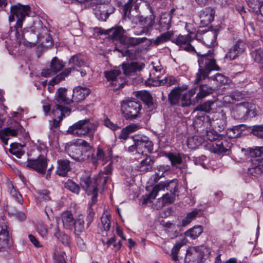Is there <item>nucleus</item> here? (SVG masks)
I'll list each match as a JSON object with an SVG mask.
<instances>
[{
  "mask_svg": "<svg viewBox=\"0 0 263 263\" xmlns=\"http://www.w3.org/2000/svg\"><path fill=\"white\" fill-rule=\"evenodd\" d=\"M165 188L170 190V193L164 194L161 199H159V202H161L159 207H162L165 204L173 203L175 200V193L177 191V185L174 182L170 181L160 182L159 183L155 185L152 192L146 196V197L144 198L142 203L146 204L149 200L155 199L158 192L164 190Z\"/></svg>",
  "mask_w": 263,
  "mask_h": 263,
  "instance_id": "f257e3e1",
  "label": "nucleus"
},
{
  "mask_svg": "<svg viewBox=\"0 0 263 263\" xmlns=\"http://www.w3.org/2000/svg\"><path fill=\"white\" fill-rule=\"evenodd\" d=\"M99 178L96 179L93 181L90 180L89 177L85 176L81 179V185L85 190L88 195L92 194L91 202L89 204V208L87 211L86 217V228L88 229L93 221L95 212L92 208V205L96 203L98 196V181Z\"/></svg>",
  "mask_w": 263,
  "mask_h": 263,
  "instance_id": "f03ea898",
  "label": "nucleus"
},
{
  "mask_svg": "<svg viewBox=\"0 0 263 263\" xmlns=\"http://www.w3.org/2000/svg\"><path fill=\"white\" fill-rule=\"evenodd\" d=\"M198 62L199 68L196 74L194 81L195 84H199L206 79L209 80V75L212 70H220L212 54L201 55L199 57Z\"/></svg>",
  "mask_w": 263,
  "mask_h": 263,
  "instance_id": "7ed1b4c3",
  "label": "nucleus"
},
{
  "mask_svg": "<svg viewBox=\"0 0 263 263\" xmlns=\"http://www.w3.org/2000/svg\"><path fill=\"white\" fill-rule=\"evenodd\" d=\"M97 126L91 123L89 119L80 120L70 126L67 133L76 136L82 137L87 135L90 141L94 137Z\"/></svg>",
  "mask_w": 263,
  "mask_h": 263,
  "instance_id": "20e7f679",
  "label": "nucleus"
},
{
  "mask_svg": "<svg viewBox=\"0 0 263 263\" xmlns=\"http://www.w3.org/2000/svg\"><path fill=\"white\" fill-rule=\"evenodd\" d=\"M18 113L14 111L12 113V118L8 120V126L0 129V140L4 145L8 144V140L11 137H16L24 130L23 126L15 120Z\"/></svg>",
  "mask_w": 263,
  "mask_h": 263,
  "instance_id": "39448f33",
  "label": "nucleus"
},
{
  "mask_svg": "<svg viewBox=\"0 0 263 263\" xmlns=\"http://www.w3.org/2000/svg\"><path fill=\"white\" fill-rule=\"evenodd\" d=\"M36 28L37 27L34 25L30 28H25L22 33L19 32V29H16L15 35L18 43L28 47L36 45L40 37Z\"/></svg>",
  "mask_w": 263,
  "mask_h": 263,
  "instance_id": "423d86ee",
  "label": "nucleus"
},
{
  "mask_svg": "<svg viewBox=\"0 0 263 263\" xmlns=\"http://www.w3.org/2000/svg\"><path fill=\"white\" fill-rule=\"evenodd\" d=\"M197 90L196 87L193 88L182 95L179 88H174L168 95V100L172 105L189 106L192 104L191 98L196 93Z\"/></svg>",
  "mask_w": 263,
  "mask_h": 263,
  "instance_id": "0eeeda50",
  "label": "nucleus"
},
{
  "mask_svg": "<svg viewBox=\"0 0 263 263\" xmlns=\"http://www.w3.org/2000/svg\"><path fill=\"white\" fill-rule=\"evenodd\" d=\"M122 115L126 119L133 120L138 118L141 114V103L130 99H126L121 102Z\"/></svg>",
  "mask_w": 263,
  "mask_h": 263,
  "instance_id": "6e6552de",
  "label": "nucleus"
},
{
  "mask_svg": "<svg viewBox=\"0 0 263 263\" xmlns=\"http://www.w3.org/2000/svg\"><path fill=\"white\" fill-rule=\"evenodd\" d=\"M69 64L71 67L65 69L63 72L53 78L50 82L49 85L53 86L61 81L64 80L65 78L68 76L71 71V68L81 67L86 66V63L85 62L83 57L81 54H76L71 57L69 60Z\"/></svg>",
  "mask_w": 263,
  "mask_h": 263,
  "instance_id": "1a4fd4ad",
  "label": "nucleus"
},
{
  "mask_svg": "<svg viewBox=\"0 0 263 263\" xmlns=\"http://www.w3.org/2000/svg\"><path fill=\"white\" fill-rule=\"evenodd\" d=\"M30 7L29 5H23L20 3L14 5L11 7V15L9 17L10 22H13L15 16L17 19L15 29H21L25 17L28 16L30 12Z\"/></svg>",
  "mask_w": 263,
  "mask_h": 263,
  "instance_id": "9d476101",
  "label": "nucleus"
},
{
  "mask_svg": "<svg viewBox=\"0 0 263 263\" xmlns=\"http://www.w3.org/2000/svg\"><path fill=\"white\" fill-rule=\"evenodd\" d=\"M155 16L153 14L146 17L140 15L131 17L130 21L133 24L142 26V30L140 31H135L134 34L140 35L143 34H148L155 23Z\"/></svg>",
  "mask_w": 263,
  "mask_h": 263,
  "instance_id": "9b49d317",
  "label": "nucleus"
},
{
  "mask_svg": "<svg viewBox=\"0 0 263 263\" xmlns=\"http://www.w3.org/2000/svg\"><path fill=\"white\" fill-rule=\"evenodd\" d=\"M65 150L68 156L76 161L83 162L89 158V155L84 152L83 148L75 143H66Z\"/></svg>",
  "mask_w": 263,
  "mask_h": 263,
  "instance_id": "f8f14e48",
  "label": "nucleus"
},
{
  "mask_svg": "<svg viewBox=\"0 0 263 263\" xmlns=\"http://www.w3.org/2000/svg\"><path fill=\"white\" fill-rule=\"evenodd\" d=\"M195 36L193 33L186 35L179 34L173 38L172 42L179 47L180 49L185 50L189 52H196L193 43Z\"/></svg>",
  "mask_w": 263,
  "mask_h": 263,
  "instance_id": "ddd939ff",
  "label": "nucleus"
},
{
  "mask_svg": "<svg viewBox=\"0 0 263 263\" xmlns=\"http://www.w3.org/2000/svg\"><path fill=\"white\" fill-rule=\"evenodd\" d=\"M133 139L137 146V153L144 155L145 153L153 152V143L147 137L144 135H135Z\"/></svg>",
  "mask_w": 263,
  "mask_h": 263,
  "instance_id": "4468645a",
  "label": "nucleus"
},
{
  "mask_svg": "<svg viewBox=\"0 0 263 263\" xmlns=\"http://www.w3.org/2000/svg\"><path fill=\"white\" fill-rule=\"evenodd\" d=\"M210 125V122L207 119L206 121H199V122H196L195 123V128H197V132L202 134V136L204 140H209L211 142H215L216 140L221 138V136L217 134L216 132L205 130Z\"/></svg>",
  "mask_w": 263,
  "mask_h": 263,
  "instance_id": "2eb2a0df",
  "label": "nucleus"
},
{
  "mask_svg": "<svg viewBox=\"0 0 263 263\" xmlns=\"http://www.w3.org/2000/svg\"><path fill=\"white\" fill-rule=\"evenodd\" d=\"M199 253L196 249L194 248L192 252L187 251L185 260L189 263H202L203 259L208 257L210 254L208 249L204 247H201L199 249Z\"/></svg>",
  "mask_w": 263,
  "mask_h": 263,
  "instance_id": "dca6fc26",
  "label": "nucleus"
},
{
  "mask_svg": "<svg viewBox=\"0 0 263 263\" xmlns=\"http://www.w3.org/2000/svg\"><path fill=\"white\" fill-rule=\"evenodd\" d=\"M26 167L44 174L47 167V159L44 156L40 155L36 159H28Z\"/></svg>",
  "mask_w": 263,
  "mask_h": 263,
  "instance_id": "f3484780",
  "label": "nucleus"
},
{
  "mask_svg": "<svg viewBox=\"0 0 263 263\" xmlns=\"http://www.w3.org/2000/svg\"><path fill=\"white\" fill-rule=\"evenodd\" d=\"M51 111L55 117H58V120L57 119H53L51 128H56L59 126L60 122L62 120L63 118L70 115L71 109L62 105L55 104Z\"/></svg>",
  "mask_w": 263,
  "mask_h": 263,
  "instance_id": "a211bd4d",
  "label": "nucleus"
},
{
  "mask_svg": "<svg viewBox=\"0 0 263 263\" xmlns=\"http://www.w3.org/2000/svg\"><path fill=\"white\" fill-rule=\"evenodd\" d=\"M11 246V239L7 230V225L3 218L0 219V251Z\"/></svg>",
  "mask_w": 263,
  "mask_h": 263,
  "instance_id": "6ab92c4d",
  "label": "nucleus"
},
{
  "mask_svg": "<svg viewBox=\"0 0 263 263\" xmlns=\"http://www.w3.org/2000/svg\"><path fill=\"white\" fill-rule=\"evenodd\" d=\"M64 67V64L63 61L54 57L51 62L50 68L43 69L41 72V76L44 77H50L60 71Z\"/></svg>",
  "mask_w": 263,
  "mask_h": 263,
  "instance_id": "aec40b11",
  "label": "nucleus"
},
{
  "mask_svg": "<svg viewBox=\"0 0 263 263\" xmlns=\"http://www.w3.org/2000/svg\"><path fill=\"white\" fill-rule=\"evenodd\" d=\"M250 111L248 103H240L233 108L231 114L234 119L243 121L247 119Z\"/></svg>",
  "mask_w": 263,
  "mask_h": 263,
  "instance_id": "412c9836",
  "label": "nucleus"
},
{
  "mask_svg": "<svg viewBox=\"0 0 263 263\" xmlns=\"http://www.w3.org/2000/svg\"><path fill=\"white\" fill-rule=\"evenodd\" d=\"M211 150L214 153H226L231 147V144L221 137L213 142L210 145Z\"/></svg>",
  "mask_w": 263,
  "mask_h": 263,
  "instance_id": "4be33fe9",
  "label": "nucleus"
},
{
  "mask_svg": "<svg viewBox=\"0 0 263 263\" xmlns=\"http://www.w3.org/2000/svg\"><path fill=\"white\" fill-rule=\"evenodd\" d=\"M215 11L211 7H206L199 12V17L201 24L207 26L214 20Z\"/></svg>",
  "mask_w": 263,
  "mask_h": 263,
  "instance_id": "5701e85b",
  "label": "nucleus"
},
{
  "mask_svg": "<svg viewBox=\"0 0 263 263\" xmlns=\"http://www.w3.org/2000/svg\"><path fill=\"white\" fill-rule=\"evenodd\" d=\"M90 90L85 87L78 86L73 90L72 95L73 102H80L83 101L90 93Z\"/></svg>",
  "mask_w": 263,
  "mask_h": 263,
  "instance_id": "b1692460",
  "label": "nucleus"
},
{
  "mask_svg": "<svg viewBox=\"0 0 263 263\" xmlns=\"http://www.w3.org/2000/svg\"><path fill=\"white\" fill-rule=\"evenodd\" d=\"M55 100L59 105H69L73 102L72 97H67V89L65 88H60L57 90Z\"/></svg>",
  "mask_w": 263,
  "mask_h": 263,
  "instance_id": "393cba45",
  "label": "nucleus"
},
{
  "mask_svg": "<svg viewBox=\"0 0 263 263\" xmlns=\"http://www.w3.org/2000/svg\"><path fill=\"white\" fill-rule=\"evenodd\" d=\"M154 162V157L146 156L145 158L137 165V168L139 171L143 173L151 171L152 170Z\"/></svg>",
  "mask_w": 263,
  "mask_h": 263,
  "instance_id": "a878e982",
  "label": "nucleus"
},
{
  "mask_svg": "<svg viewBox=\"0 0 263 263\" xmlns=\"http://www.w3.org/2000/svg\"><path fill=\"white\" fill-rule=\"evenodd\" d=\"M56 174L60 176H66L71 170L70 162L66 159H60L57 161Z\"/></svg>",
  "mask_w": 263,
  "mask_h": 263,
  "instance_id": "bb28decb",
  "label": "nucleus"
},
{
  "mask_svg": "<svg viewBox=\"0 0 263 263\" xmlns=\"http://www.w3.org/2000/svg\"><path fill=\"white\" fill-rule=\"evenodd\" d=\"M147 40V39L145 37L137 38L124 35V36L122 37V39H121V42L120 43L126 48H128L144 43Z\"/></svg>",
  "mask_w": 263,
  "mask_h": 263,
  "instance_id": "cd10ccee",
  "label": "nucleus"
},
{
  "mask_svg": "<svg viewBox=\"0 0 263 263\" xmlns=\"http://www.w3.org/2000/svg\"><path fill=\"white\" fill-rule=\"evenodd\" d=\"M198 34L195 36L197 40H201L203 44L211 47L213 46L215 43L217 34L214 31H206L202 34L201 39H198Z\"/></svg>",
  "mask_w": 263,
  "mask_h": 263,
  "instance_id": "c85d7f7f",
  "label": "nucleus"
},
{
  "mask_svg": "<svg viewBox=\"0 0 263 263\" xmlns=\"http://www.w3.org/2000/svg\"><path fill=\"white\" fill-rule=\"evenodd\" d=\"M248 172L251 175L256 177L263 172V165L260 159H251V164L248 168Z\"/></svg>",
  "mask_w": 263,
  "mask_h": 263,
  "instance_id": "c756f323",
  "label": "nucleus"
},
{
  "mask_svg": "<svg viewBox=\"0 0 263 263\" xmlns=\"http://www.w3.org/2000/svg\"><path fill=\"white\" fill-rule=\"evenodd\" d=\"M63 225L65 229L73 230L75 219L72 214L68 211L64 212L61 216Z\"/></svg>",
  "mask_w": 263,
  "mask_h": 263,
  "instance_id": "7c9ffc66",
  "label": "nucleus"
},
{
  "mask_svg": "<svg viewBox=\"0 0 263 263\" xmlns=\"http://www.w3.org/2000/svg\"><path fill=\"white\" fill-rule=\"evenodd\" d=\"M198 89L199 91L195 98L197 102L206 96L212 94L214 91L213 87L206 84L200 85Z\"/></svg>",
  "mask_w": 263,
  "mask_h": 263,
  "instance_id": "2f4dec72",
  "label": "nucleus"
},
{
  "mask_svg": "<svg viewBox=\"0 0 263 263\" xmlns=\"http://www.w3.org/2000/svg\"><path fill=\"white\" fill-rule=\"evenodd\" d=\"M144 66V64L142 65H140L137 62H132L131 63H123L122 64V68L124 74L128 76L137 70H140Z\"/></svg>",
  "mask_w": 263,
  "mask_h": 263,
  "instance_id": "473e14b6",
  "label": "nucleus"
},
{
  "mask_svg": "<svg viewBox=\"0 0 263 263\" xmlns=\"http://www.w3.org/2000/svg\"><path fill=\"white\" fill-rule=\"evenodd\" d=\"M211 125L215 130L219 132L222 131L226 128L227 125V118L226 115L224 114L220 115L218 118L212 121L211 123Z\"/></svg>",
  "mask_w": 263,
  "mask_h": 263,
  "instance_id": "72a5a7b5",
  "label": "nucleus"
},
{
  "mask_svg": "<svg viewBox=\"0 0 263 263\" xmlns=\"http://www.w3.org/2000/svg\"><path fill=\"white\" fill-rule=\"evenodd\" d=\"M121 73V72L118 69H112L108 71H105L104 74L105 77L108 81L111 82V84L113 85L117 86L119 85L118 88L120 87V85L122 84L118 83L117 84V82L119 79V76Z\"/></svg>",
  "mask_w": 263,
  "mask_h": 263,
  "instance_id": "f704fd0d",
  "label": "nucleus"
},
{
  "mask_svg": "<svg viewBox=\"0 0 263 263\" xmlns=\"http://www.w3.org/2000/svg\"><path fill=\"white\" fill-rule=\"evenodd\" d=\"M84 222L83 216L82 214L79 215L75 219L73 228L75 235H80L84 231L85 229Z\"/></svg>",
  "mask_w": 263,
  "mask_h": 263,
  "instance_id": "c9c22d12",
  "label": "nucleus"
},
{
  "mask_svg": "<svg viewBox=\"0 0 263 263\" xmlns=\"http://www.w3.org/2000/svg\"><path fill=\"white\" fill-rule=\"evenodd\" d=\"M107 31V33L112 39L119 41L120 43L121 42L122 37L124 36V30L122 27L120 26L112 28L108 30Z\"/></svg>",
  "mask_w": 263,
  "mask_h": 263,
  "instance_id": "e433bc0d",
  "label": "nucleus"
},
{
  "mask_svg": "<svg viewBox=\"0 0 263 263\" xmlns=\"http://www.w3.org/2000/svg\"><path fill=\"white\" fill-rule=\"evenodd\" d=\"M88 155H89L88 159L95 165H97L98 160L106 161L107 160L104 151L100 147H98L96 156L93 155L91 152Z\"/></svg>",
  "mask_w": 263,
  "mask_h": 263,
  "instance_id": "4c0bfd02",
  "label": "nucleus"
},
{
  "mask_svg": "<svg viewBox=\"0 0 263 263\" xmlns=\"http://www.w3.org/2000/svg\"><path fill=\"white\" fill-rule=\"evenodd\" d=\"M111 216L110 214L103 213L101 217V222L99 223V228L102 231L106 232L110 230L111 227Z\"/></svg>",
  "mask_w": 263,
  "mask_h": 263,
  "instance_id": "58836bf2",
  "label": "nucleus"
},
{
  "mask_svg": "<svg viewBox=\"0 0 263 263\" xmlns=\"http://www.w3.org/2000/svg\"><path fill=\"white\" fill-rule=\"evenodd\" d=\"M178 83V80L176 78L172 76H168L165 77L164 79L161 80H154L153 85H167V86H172L176 85Z\"/></svg>",
  "mask_w": 263,
  "mask_h": 263,
  "instance_id": "ea45409f",
  "label": "nucleus"
},
{
  "mask_svg": "<svg viewBox=\"0 0 263 263\" xmlns=\"http://www.w3.org/2000/svg\"><path fill=\"white\" fill-rule=\"evenodd\" d=\"M204 139L202 136L195 135L188 138L187 145L189 148L194 149L201 145Z\"/></svg>",
  "mask_w": 263,
  "mask_h": 263,
  "instance_id": "a19ab883",
  "label": "nucleus"
},
{
  "mask_svg": "<svg viewBox=\"0 0 263 263\" xmlns=\"http://www.w3.org/2000/svg\"><path fill=\"white\" fill-rule=\"evenodd\" d=\"M245 125L243 124H240L228 129L226 132L227 136L231 139L239 137L242 131L244 130V129L242 128Z\"/></svg>",
  "mask_w": 263,
  "mask_h": 263,
  "instance_id": "79ce46f5",
  "label": "nucleus"
},
{
  "mask_svg": "<svg viewBox=\"0 0 263 263\" xmlns=\"http://www.w3.org/2000/svg\"><path fill=\"white\" fill-rule=\"evenodd\" d=\"M138 128V126L136 124H130L122 129L119 136V138L123 140H126L128 138L129 135L136 131Z\"/></svg>",
  "mask_w": 263,
  "mask_h": 263,
  "instance_id": "37998d69",
  "label": "nucleus"
},
{
  "mask_svg": "<svg viewBox=\"0 0 263 263\" xmlns=\"http://www.w3.org/2000/svg\"><path fill=\"white\" fill-rule=\"evenodd\" d=\"M54 235L61 242L65 245L68 246L69 243V240L68 236L61 232L58 227H55L54 228Z\"/></svg>",
  "mask_w": 263,
  "mask_h": 263,
  "instance_id": "c03bdc74",
  "label": "nucleus"
},
{
  "mask_svg": "<svg viewBox=\"0 0 263 263\" xmlns=\"http://www.w3.org/2000/svg\"><path fill=\"white\" fill-rule=\"evenodd\" d=\"M164 156L169 159L172 166L180 164L182 162V159L180 154L167 153H165Z\"/></svg>",
  "mask_w": 263,
  "mask_h": 263,
  "instance_id": "a18cd8bd",
  "label": "nucleus"
},
{
  "mask_svg": "<svg viewBox=\"0 0 263 263\" xmlns=\"http://www.w3.org/2000/svg\"><path fill=\"white\" fill-rule=\"evenodd\" d=\"M203 231L201 226H195L193 228L189 230L185 233V235L187 237H191L192 239L197 238Z\"/></svg>",
  "mask_w": 263,
  "mask_h": 263,
  "instance_id": "49530a36",
  "label": "nucleus"
},
{
  "mask_svg": "<svg viewBox=\"0 0 263 263\" xmlns=\"http://www.w3.org/2000/svg\"><path fill=\"white\" fill-rule=\"evenodd\" d=\"M199 210L195 209L187 214L186 216L182 220V226L185 227L189 225L198 215Z\"/></svg>",
  "mask_w": 263,
  "mask_h": 263,
  "instance_id": "de8ad7c7",
  "label": "nucleus"
},
{
  "mask_svg": "<svg viewBox=\"0 0 263 263\" xmlns=\"http://www.w3.org/2000/svg\"><path fill=\"white\" fill-rule=\"evenodd\" d=\"M104 7V6L99 7L95 12L98 20L102 21H105L109 16V14L111 13V11L109 13L108 10H105Z\"/></svg>",
  "mask_w": 263,
  "mask_h": 263,
  "instance_id": "09e8293b",
  "label": "nucleus"
},
{
  "mask_svg": "<svg viewBox=\"0 0 263 263\" xmlns=\"http://www.w3.org/2000/svg\"><path fill=\"white\" fill-rule=\"evenodd\" d=\"M64 187L74 194H79L80 193V187L79 185L71 179H68L65 182Z\"/></svg>",
  "mask_w": 263,
  "mask_h": 263,
  "instance_id": "8fccbe9b",
  "label": "nucleus"
},
{
  "mask_svg": "<svg viewBox=\"0 0 263 263\" xmlns=\"http://www.w3.org/2000/svg\"><path fill=\"white\" fill-rule=\"evenodd\" d=\"M170 170L169 165H159L157 167V171L155 173L154 175V181L157 182L163 176L164 174Z\"/></svg>",
  "mask_w": 263,
  "mask_h": 263,
  "instance_id": "3c124183",
  "label": "nucleus"
},
{
  "mask_svg": "<svg viewBox=\"0 0 263 263\" xmlns=\"http://www.w3.org/2000/svg\"><path fill=\"white\" fill-rule=\"evenodd\" d=\"M249 155L254 159H263V147H256L255 148H250Z\"/></svg>",
  "mask_w": 263,
  "mask_h": 263,
  "instance_id": "603ef678",
  "label": "nucleus"
},
{
  "mask_svg": "<svg viewBox=\"0 0 263 263\" xmlns=\"http://www.w3.org/2000/svg\"><path fill=\"white\" fill-rule=\"evenodd\" d=\"M49 192L47 190H41L38 192L36 197L37 203H41L43 201H47L50 200Z\"/></svg>",
  "mask_w": 263,
  "mask_h": 263,
  "instance_id": "864d4df0",
  "label": "nucleus"
},
{
  "mask_svg": "<svg viewBox=\"0 0 263 263\" xmlns=\"http://www.w3.org/2000/svg\"><path fill=\"white\" fill-rule=\"evenodd\" d=\"M251 54L255 62L258 63L263 62V47L255 49Z\"/></svg>",
  "mask_w": 263,
  "mask_h": 263,
  "instance_id": "5fc2aeb1",
  "label": "nucleus"
},
{
  "mask_svg": "<svg viewBox=\"0 0 263 263\" xmlns=\"http://www.w3.org/2000/svg\"><path fill=\"white\" fill-rule=\"evenodd\" d=\"M135 96L140 98L147 104H149L152 102V97L150 93L147 91H137L135 92Z\"/></svg>",
  "mask_w": 263,
  "mask_h": 263,
  "instance_id": "6e6d98bb",
  "label": "nucleus"
},
{
  "mask_svg": "<svg viewBox=\"0 0 263 263\" xmlns=\"http://www.w3.org/2000/svg\"><path fill=\"white\" fill-rule=\"evenodd\" d=\"M172 34L171 32H167L161 34L160 36H157L154 41V44L158 45L163 42L168 41Z\"/></svg>",
  "mask_w": 263,
  "mask_h": 263,
  "instance_id": "4d7b16f0",
  "label": "nucleus"
},
{
  "mask_svg": "<svg viewBox=\"0 0 263 263\" xmlns=\"http://www.w3.org/2000/svg\"><path fill=\"white\" fill-rule=\"evenodd\" d=\"M214 104V101L209 100L204 103L197 106L195 110H200L206 112H210L212 110V107Z\"/></svg>",
  "mask_w": 263,
  "mask_h": 263,
  "instance_id": "13d9d810",
  "label": "nucleus"
},
{
  "mask_svg": "<svg viewBox=\"0 0 263 263\" xmlns=\"http://www.w3.org/2000/svg\"><path fill=\"white\" fill-rule=\"evenodd\" d=\"M171 17L170 15L167 14H165L163 15L159 21L160 25L164 29H169L171 27Z\"/></svg>",
  "mask_w": 263,
  "mask_h": 263,
  "instance_id": "bf43d9fd",
  "label": "nucleus"
},
{
  "mask_svg": "<svg viewBox=\"0 0 263 263\" xmlns=\"http://www.w3.org/2000/svg\"><path fill=\"white\" fill-rule=\"evenodd\" d=\"M251 133L258 138L263 140V125L253 126Z\"/></svg>",
  "mask_w": 263,
  "mask_h": 263,
  "instance_id": "052dcab7",
  "label": "nucleus"
},
{
  "mask_svg": "<svg viewBox=\"0 0 263 263\" xmlns=\"http://www.w3.org/2000/svg\"><path fill=\"white\" fill-rule=\"evenodd\" d=\"M103 123L106 127L112 130H116L120 128V127L119 125L111 122L106 116L104 117Z\"/></svg>",
  "mask_w": 263,
  "mask_h": 263,
  "instance_id": "680f3d73",
  "label": "nucleus"
},
{
  "mask_svg": "<svg viewBox=\"0 0 263 263\" xmlns=\"http://www.w3.org/2000/svg\"><path fill=\"white\" fill-rule=\"evenodd\" d=\"M233 47L235 49L236 51H237V53L240 55L245 50L246 44L242 41L238 40L235 43Z\"/></svg>",
  "mask_w": 263,
  "mask_h": 263,
  "instance_id": "e2e57ef3",
  "label": "nucleus"
},
{
  "mask_svg": "<svg viewBox=\"0 0 263 263\" xmlns=\"http://www.w3.org/2000/svg\"><path fill=\"white\" fill-rule=\"evenodd\" d=\"M240 54L237 53V51H236L235 49H234L233 47H232V48H231L229 51L226 53L224 58L225 59L231 61L235 59Z\"/></svg>",
  "mask_w": 263,
  "mask_h": 263,
  "instance_id": "0e129e2a",
  "label": "nucleus"
},
{
  "mask_svg": "<svg viewBox=\"0 0 263 263\" xmlns=\"http://www.w3.org/2000/svg\"><path fill=\"white\" fill-rule=\"evenodd\" d=\"M132 9V2H128L126 3L124 6V19L126 18H128L130 21V17L134 16L130 14V10Z\"/></svg>",
  "mask_w": 263,
  "mask_h": 263,
  "instance_id": "69168bd1",
  "label": "nucleus"
},
{
  "mask_svg": "<svg viewBox=\"0 0 263 263\" xmlns=\"http://www.w3.org/2000/svg\"><path fill=\"white\" fill-rule=\"evenodd\" d=\"M182 244L180 242H177L174 247L173 248L171 251V255L172 256V259L174 261H177L178 258V252L180 249L182 247Z\"/></svg>",
  "mask_w": 263,
  "mask_h": 263,
  "instance_id": "338daca9",
  "label": "nucleus"
},
{
  "mask_svg": "<svg viewBox=\"0 0 263 263\" xmlns=\"http://www.w3.org/2000/svg\"><path fill=\"white\" fill-rule=\"evenodd\" d=\"M55 263H66L63 253H60L57 249L54 251Z\"/></svg>",
  "mask_w": 263,
  "mask_h": 263,
  "instance_id": "774afa93",
  "label": "nucleus"
}]
</instances>
